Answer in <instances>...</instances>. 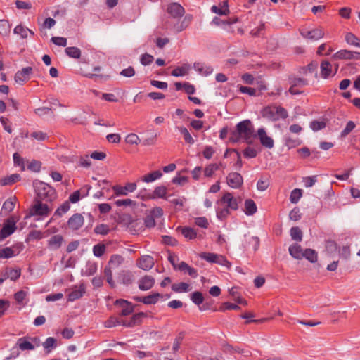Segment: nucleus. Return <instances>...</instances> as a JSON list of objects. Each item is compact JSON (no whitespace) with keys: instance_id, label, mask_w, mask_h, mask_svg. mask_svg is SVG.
<instances>
[{"instance_id":"nucleus-64","label":"nucleus","mask_w":360,"mask_h":360,"mask_svg":"<svg viewBox=\"0 0 360 360\" xmlns=\"http://www.w3.org/2000/svg\"><path fill=\"white\" fill-rule=\"evenodd\" d=\"M154 60L152 55L148 53H144L141 56L140 61L143 65H148L150 64Z\"/></svg>"},{"instance_id":"nucleus-34","label":"nucleus","mask_w":360,"mask_h":360,"mask_svg":"<svg viewBox=\"0 0 360 360\" xmlns=\"http://www.w3.org/2000/svg\"><path fill=\"white\" fill-rule=\"evenodd\" d=\"M178 229L186 239L192 240L197 237V232L191 227H179Z\"/></svg>"},{"instance_id":"nucleus-48","label":"nucleus","mask_w":360,"mask_h":360,"mask_svg":"<svg viewBox=\"0 0 360 360\" xmlns=\"http://www.w3.org/2000/svg\"><path fill=\"white\" fill-rule=\"evenodd\" d=\"M345 41L347 44L354 46L360 47V40L354 34L351 32L347 33L345 35Z\"/></svg>"},{"instance_id":"nucleus-23","label":"nucleus","mask_w":360,"mask_h":360,"mask_svg":"<svg viewBox=\"0 0 360 360\" xmlns=\"http://www.w3.org/2000/svg\"><path fill=\"white\" fill-rule=\"evenodd\" d=\"M15 202V197L7 199L2 205L1 213L4 215L8 214L11 212H12L14 210Z\"/></svg>"},{"instance_id":"nucleus-54","label":"nucleus","mask_w":360,"mask_h":360,"mask_svg":"<svg viewBox=\"0 0 360 360\" xmlns=\"http://www.w3.org/2000/svg\"><path fill=\"white\" fill-rule=\"evenodd\" d=\"M94 232L96 234L105 236L110 232L109 226L104 224H98L94 228Z\"/></svg>"},{"instance_id":"nucleus-53","label":"nucleus","mask_w":360,"mask_h":360,"mask_svg":"<svg viewBox=\"0 0 360 360\" xmlns=\"http://www.w3.org/2000/svg\"><path fill=\"white\" fill-rule=\"evenodd\" d=\"M125 142L130 145H138L141 143V139L136 134H128L125 138Z\"/></svg>"},{"instance_id":"nucleus-24","label":"nucleus","mask_w":360,"mask_h":360,"mask_svg":"<svg viewBox=\"0 0 360 360\" xmlns=\"http://www.w3.org/2000/svg\"><path fill=\"white\" fill-rule=\"evenodd\" d=\"M243 211L248 216H252L257 211V207L255 201L252 199H246L244 202Z\"/></svg>"},{"instance_id":"nucleus-29","label":"nucleus","mask_w":360,"mask_h":360,"mask_svg":"<svg viewBox=\"0 0 360 360\" xmlns=\"http://www.w3.org/2000/svg\"><path fill=\"white\" fill-rule=\"evenodd\" d=\"M162 176V173L160 171L157 170L141 176L140 180L146 183H150L161 178Z\"/></svg>"},{"instance_id":"nucleus-12","label":"nucleus","mask_w":360,"mask_h":360,"mask_svg":"<svg viewBox=\"0 0 360 360\" xmlns=\"http://www.w3.org/2000/svg\"><path fill=\"white\" fill-rule=\"evenodd\" d=\"M136 264L139 268L144 271H149L153 267L155 262L152 256L143 255L137 260Z\"/></svg>"},{"instance_id":"nucleus-57","label":"nucleus","mask_w":360,"mask_h":360,"mask_svg":"<svg viewBox=\"0 0 360 360\" xmlns=\"http://www.w3.org/2000/svg\"><path fill=\"white\" fill-rule=\"evenodd\" d=\"M28 30V28L23 27L22 25H18L14 28L13 32L15 34L20 35L22 38L25 39L27 37Z\"/></svg>"},{"instance_id":"nucleus-37","label":"nucleus","mask_w":360,"mask_h":360,"mask_svg":"<svg viewBox=\"0 0 360 360\" xmlns=\"http://www.w3.org/2000/svg\"><path fill=\"white\" fill-rule=\"evenodd\" d=\"M172 290L176 292H184L191 290L190 285L187 283L181 282L172 285Z\"/></svg>"},{"instance_id":"nucleus-31","label":"nucleus","mask_w":360,"mask_h":360,"mask_svg":"<svg viewBox=\"0 0 360 360\" xmlns=\"http://www.w3.org/2000/svg\"><path fill=\"white\" fill-rule=\"evenodd\" d=\"M185 338V333L184 332H180L178 333V335L175 337L173 343H172V352L173 354H176L179 352L181 345L184 341V339Z\"/></svg>"},{"instance_id":"nucleus-19","label":"nucleus","mask_w":360,"mask_h":360,"mask_svg":"<svg viewBox=\"0 0 360 360\" xmlns=\"http://www.w3.org/2000/svg\"><path fill=\"white\" fill-rule=\"evenodd\" d=\"M84 292L85 286L82 283L79 286H75L74 288H72V291L68 295V300L70 302H73L82 297Z\"/></svg>"},{"instance_id":"nucleus-62","label":"nucleus","mask_w":360,"mask_h":360,"mask_svg":"<svg viewBox=\"0 0 360 360\" xmlns=\"http://www.w3.org/2000/svg\"><path fill=\"white\" fill-rule=\"evenodd\" d=\"M326 127V123L323 121L314 120L310 123V127L313 131L321 130Z\"/></svg>"},{"instance_id":"nucleus-36","label":"nucleus","mask_w":360,"mask_h":360,"mask_svg":"<svg viewBox=\"0 0 360 360\" xmlns=\"http://www.w3.org/2000/svg\"><path fill=\"white\" fill-rule=\"evenodd\" d=\"M193 20L192 15L188 14L185 15L181 22L176 26V30L178 32L184 30L189 26Z\"/></svg>"},{"instance_id":"nucleus-58","label":"nucleus","mask_w":360,"mask_h":360,"mask_svg":"<svg viewBox=\"0 0 360 360\" xmlns=\"http://www.w3.org/2000/svg\"><path fill=\"white\" fill-rule=\"evenodd\" d=\"M105 252V245L104 244H97L93 248V253L96 257H101Z\"/></svg>"},{"instance_id":"nucleus-17","label":"nucleus","mask_w":360,"mask_h":360,"mask_svg":"<svg viewBox=\"0 0 360 360\" xmlns=\"http://www.w3.org/2000/svg\"><path fill=\"white\" fill-rule=\"evenodd\" d=\"M155 284V278L149 275L142 277L139 281V288L141 290H148L151 289Z\"/></svg>"},{"instance_id":"nucleus-1","label":"nucleus","mask_w":360,"mask_h":360,"mask_svg":"<svg viewBox=\"0 0 360 360\" xmlns=\"http://www.w3.org/2000/svg\"><path fill=\"white\" fill-rule=\"evenodd\" d=\"M255 137L253 124L250 120H245L238 122L236 129L231 131L229 141L232 143L243 141L251 143Z\"/></svg>"},{"instance_id":"nucleus-26","label":"nucleus","mask_w":360,"mask_h":360,"mask_svg":"<svg viewBox=\"0 0 360 360\" xmlns=\"http://www.w3.org/2000/svg\"><path fill=\"white\" fill-rule=\"evenodd\" d=\"M211 11L218 15H227L229 14L230 11L229 8V4L227 1H224L222 2L221 5V8H219L217 6L214 5L211 7Z\"/></svg>"},{"instance_id":"nucleus-41","label":"nucleus","mask_w":360,"mask_h":360,"mask_svg":"<svg viewBox=\"0 0 360 360\" xmlns=\"http://www.w3.org/2000/svg\"><path fill=\"white\" fill-rule=\"evenodd\" d=\"M290 236L293 240L301 242L302 240L303 233L298 226L292 227L290 229Z\"/></svg>"},{"instance_id":"nucleus-9","label":"nucleus","mask_w":360,"mask_h":360,"mask_svg":"<svg viewBox=\"0 0 360 360\" xmlns=\"http://www.w3.org/2000/svg\"><path fill=\"white\" fill-rule=\"evenodd\" d=\"M32 73V68H23L21 70H19L15 73L14 76V80L17 84L20 85H23L30 79Z\"/></svg>"},{"instance_id":"nucleus-7","label":"nucleus","mask_w":360,"mask_h":360,"mask_svg":"<svg viewBox=\"0 0 360 360\" xmlns=\"http://www.w3.org/2000/svg\"><path fill=\"white\" fill-rule=\"evenodd\" d=\"M332 58L334 60H360V52L342 49L333 54Z\"/></svg>"},{"instance_id":"nucleus-13","label":"nucleus","mask_w":360,"mask_h":360,"mask_svg":"<svg viewBox=\"0 0 360 360\" xmlns=\"http://www.w3.org/2000/svg\"><path fill=\"white\" fill-rule=\"evenodd\" d=\"M288 117L287 110L281 105H271V120H285Z\"/></svg>"},{"instance_id":"nucleus-45","label":"nucleus","mask_w":360,"mask_h":360,"mask_svg":"<svg viewBox=\"0 0 360 360\" xmlns=\"http://www.w3.org/2000/svg\"><path fill=\"white\" fill-rule=\"evenodd\" d=\"M219 169V165L216 163H212L207 165L204 169V176L206 177H212L214 173Z\"/></svg>"},{"instance_id":"nucleus-27","label":"nucleus","mask_w":360,"mask_h":360,"mask_svg":"<svg viewBox=\"0 0 360 360\" xmlns=\"http://www.w3.org/2000/svg\"><path fill=\"white\" fill-rule=\"evenodd\" d=\"M178 270L186 272L189 276L193 278H196L198 276V271L195 269L190 266L185 262H181L178 264Z\"/></svg>"},{"instance_id":"nucleus-35","label":"nucleus","mask_w":360,"mask_h":360,"mask_svg":"<svg viewBox=\"0 0 360 360\" xmlns=\"http://www.w3.org/2000/svg\"><path fill=\"white\" fill-rule=\"evenodd\" d=\"M303 258H305L311 263H315L318 260L317 252L311 248H307L304 250Z\"/></svg>"},{"instance_id":"nucleus-16","label":"nucleus","mask_w":360,"mask_h":360,"mask_svg":"<svg viewBox=\"0 0 360 360\" xmlns=\"http://www.w3.org/2000/svg\"><path fill=\"white\" fill-rule=\"evenodd\" d=\"M115 304L119 305L122 308L120 313L122 316H128L134 311V306L132 304L125 300H117Z\"/></svg>"},{"instance_id":"nucleus-8","label":"nucleus","mask_w":360,"mask_h":360,"mask_svg":"<svg viewBox=\"0 0 360 360\" xmlns=\"http://www.w3.org/2000/svg\"><path fill=\"white\" fill-rule=\"evenodd\" d=\"M137 185L134 182L127 183L125 186L115 185L112 186V191L116 196L127 195L129 193H132L136 189Z\"/></svg>"},{"instance_id":"nucleus-18","label":"nucleus","mask_w":360,"mask_h":360,"mask_svg":"<svg viewBox=\"0 0 360 360\" xmlns=\"http://www.w3.org/2000/svg\"><path fill=\"white\" fill-rule=\"evenodd\" d=\"M64 242L63 236L58 234L53 236L47 242L48 248L52 250L59 249Z\"/></svg>"},{"instance_id":"nucleus-25","label":"nucleus","mask_w":360,"mask_h":360,"mask_svg":"<svg viewBox=\"0 0 360 360\" xmlns=\"http://www.w3.org/2000/svg\"><path fill=\"white\" fill-rule=\"evenodd\" d=\"M16 345L22 351L33 350L34 349V345L29 340V338L26 337L19 338Z\"/></svg>"},{"instance_id":"nucleus-5","label":"nucleus","mask_w":360,"mask_h":360,"mask_svg":"<svg viewBox=\"0 0 360 360\" xmlns=\"http://www.w3.org/2000/svg\"><path fill=\"white\" fill-rule=\"evenodd\" d=\"M41 200L40 199H35L34 204L30 208L27 217L31 216L46 217L49 214L51 209L46 204L41 202Z\"/></svg>"},{"instance_id":"nucleus-51","label":"nucleus","mask_w":360,"mask_h":360,"mask_svg":"<svg viewBox=\"0 0 360 360\" xmlns=\"http://www.w3.org/2000/svg\"><path fill=\"white\" fill-rule=\"evenodd\" d=\"M70 208V205L68 201L64 202L58 209L55 211L54 215L58 217L63 216L66 213Z\"/></svg>"},{"instance_id":"nucleus-28","label":"nucleus","mask_w":360,"mask_h":360,"mask_svg":"<svg viewBox=\"0 0 360 360\" xmlns=\"http://www.w3.org/2000/svg\"><path fill=\"white\" fill-rule=\"evenodd\" d=\"M321 75L323 78L326 79L331 75L332 65L328 60H323L320 65Z\"/></svg>"},{"instance_id":"nucleus-61","label":"nucleus","mask_w":360,"mask_h":360,"mask_svg":"<svg viewBox=\"0 0 360 360\" xmlns=\"http://www.w3.org/2000/svg\"><path fill=\"white\" fill-rule=\"evenodd\" d=\"M195 224L198 226H199L200 228H203V229H207L209 226L208 220L205 217H196L195 219Z\"/></svg>"},{"instance_id":"nucleus-52","label":"nucleus","mask_w":360,"mask_h":360,"mask_svg":"<svg viewBox=\"0 0 360 360\" xmlns=\"http://www.w3.org/2000/svg\"><path fill=\"white\" fill-rule=\"evenodd\" d=\"M302 195V191L299 188L292 190L290 193V200L292 203H297Z\"/></svg>"},{"instance_id":"nucleus-47","label":"nucleus","mask_w":360,"mask_h":360,"mask_svg":"<svg viewBox=\"0 0 360 360\" xmlns=\"http://www.w3.org/2000/svg\"><path fill=\"white\" fill-rule=\"evenodd\" d=\"M66 54L72 58H79L81 56V50L75 46H70L65 49Z\"/></svg>"},{"instance_id":"nucleus-6","label":"nucleus","mask_w":360,"mask_h":360,"mask_svg":"<svg viewBox=\"0 0 360 360\" xmlns=\"http://www.w3.org/2000/svg\"><path fill=\"white\" fill-rule=\"evenodd\" d=\"M19 217L11 216L4 223L3 227L0 231V239H4L11 236L16 229V222Z\"/></svg>"},{"instance_id":"nucleus-50","label":"nucleus","mask_w":360,"mask_h":360,"mask_svg":"<svg viewBox=\"0 0 360 360\" xmlns=\"http://www.w3.org/2000/svg\"><path fill=\"white\" fill-rule=\"evenodd\" d=\"M8 277L13 281H17L21 275V270L20 268L13 269L8 267Z\"/></svg>"},{"instance_id":"nucleus-39","label":"nucleus","mask_w":360,"mask_h":360,"mask_svg":"<svg viewBox=\"0 0 360 360\" xmlns=\"http://www.w3.org/2000/svg\"><path fill=\"white\" fill-rule=\"evenodd\" d=\"M257 136L259 137L261 143L263 146L270 147V137L266 135V133L264 129L261 128L258 129Z\"/></svg>"},{"instance_id":"nucleus-56","label":"nucleus","mask_w":360,"mask_h":360,"mask_svg":"<svg viewBox=\"0 0 360 360\" xmlns=\"http://www.w3.org/2000/svg\"><path fill=\"white\" fill-rule=\"evenodd\" d=\"M191 300L193 303L200 305L204 301V297L200 292L196 291L191 295Z\"/></svg>"},{"instance_id":"nucleus-20","label":"nucleus","mask_w":360,"mask_h":360,"mask_svg":"<svg viewBox=\"0 0 360 360\" xmlns=\"http://www.w3.org/2000/svg\"><path fill=\"white\" fill-rule=\"evenodd\" d=\"M162 297V295L158 292H155L151 295L144 296V297H134V300L140 302H143L146 304H155L158 302L159 298Z\"/></svg>"},{"instance_id":"nucleus-22","label":"nucleus","mask_w":360,"mask_h":360,"mask_svg":"<svg viewBox=\"0 0 360 360\" xmlns=\"http://www.w3.org/2000/svg\"><path fill=\"white\" fill-rule=\"evenodd\" d=\"M289 253L295 259H302L303 258L304 250L301 245L294 243L289 247Z\"/></svg>"},{"instance_id":"nucleus-42","label":"nucleus","mask_w":360,"mask_h":360,"mask_svg":"<svg viewBox=\"0 0 360 360\" xmlns=\"http://www.w3.org/2000/svg\"><path fill=\"white\" fill-rule=\"evenodd\" d=\"M167 188L165 186H157L153 191V194L151 198L154 199L156 198H165Z\"/></svg>"},{"instance_id":"nucleus-2","label":"nucleus","mask_w":360,"mask_h":360,"mask_svg":"<svg viewBox=\"0 0 360 360\" xmlns=\"http://www.w3.org/2000/svg\"><path fill=\"white\" fill-rule=\"evenodd\" d=\"M33 186L38 199L52 201L56 197V190L48 184L40 181H34L33 182Z\"/></svg>"},{"instance_id":"nucleus-33","label":"nucleus","mask_w":360,"mask_h":360,"mask_svg":"<svg viewBox=\"0 0 360 360\" xmlns=\"http://www.w3.org/2000/svg\"><path fill=\"white\" fill-rule=\"evenodd\" d=\"M194 68L199 73L205 76H207L213 72V68L212 67L205 65L200 63H195L194 64Z\"/></svg>"},{"instance_id":"nucleus-21","label":"nucleus","mask_w":360,"mask_h":360,"mask_svg":"<svg viewBox=\"0 0 360 360\" xmlns=\"http://www.w3.org/2000/svg\"><path fill=\"white\" fill-rule=\"evenodd\" d=\"M221 201L227 205L228 209L230 208L233 210L238 209V200L231 193H226L223 195Z\"/></svg>"},{"instance_id":"nucleus-4","label":"nucleus","mask_w":360,"mask_h":360,"mask_svg":"<svg viewBox=\"0 0 360 360\" xmlns=\"http://www.w3.org/2000/svg\"><path fill=\"white\" fill-rule=\"evenodd\" d=\"M199 256L201 259L210 263L218 264L226 266L228 269L231 267V263L224 255L212 252H202Z\"/></svg>"},{"instance_id":"nucleus-38","label":"nucleus","mask_w":360,"mask_h":360,"mask_svg":"<svg viewBox=\"0 0 360 360\" xmlns=\"http://www.w3.org/2000/svg\"><path fill=\"white\" fill-rule=\"evenodd\" d=\"M289 83L292 87H297V86H304L308 84V81L306 79L300 78V77H295L293 76H291L289 77Z\"/></svg>"},{"instance_id":"nucleus-11","label":"nucleus","mask_w":360,"mask_h":360,"mask_svg":"<svg viewBox=\"0 0 360 360\" xmlns=\"http://www.w3.org/2000/svg\"><path fill=\"white\" fill-rule=\"evenodd\" d=\"M167 12L173 18L182 17L185 13V9L179 3H171L168 5Z\"/></svg>"},{"instance_id":"nucleus-15","label":"nucleus","mask_w":360,"mask_h":360,"mask_svg":"<svg viewBox=\"0 0 360 360\" xmlns=\"http://www.w3.org/2000/svg\"><path fill=\"white\" fill-rule=\"evenodd\" d=\"M301 35L307 39L319 40L324 37V32L321 28H316L312 30H302L300 31Z\"/></svg>"},{"instance_id":"nucleus-46","label":"nucleus","mask_w":360,"mask_h":360,"mask_svg":"<svg viewBox=\"0 0 360 360\" xmlns=\"http://www.w3.org/2000/svg\"><path fill=\"white\" fill-rule=\"evenodd\" d=\"M11 25L8 20H0V34L8 36L11 32Z\"/></svg>"},{"instance_id":"nucleus-30","label":"nucleus","mask_w":360,"mask_h":360,"mask_svg":"<svg viewBox=\"0 0 360 360\" xmlns=\"http://www.w3.org/2000/svg\"><path fill=\"white\" fill-rule=\"evenodd\" d=\"M124 259L122 256L113 255L111 256L108 266L113 269H116L124 262Z\"/></svg>"},{"instance_id":"nucleus-3","label":"nucleus","mask_w":360,"mask_h":360,"mask_svg":"<svg viewBox=\"0 0 360 360\" xmlns=\"http://www.w3.org/2000/svg\"><path fill=\"white\" fill-rule=\"evenodd\" d=\"M143 316V313L134 314L129 321H120L117 317L111 316L104 323L105 328H112L119 325H122L126 327H133L140 322L141 318Z\"/></svg>"},{"instance_id":"nucleus-60","label":"nucleus","mask_w":360,"mask_h":360,"mask_svg":"<svg viewBox=\"0 0 360 360\" xmlns=\"http://www.w3.org/2000/svg\"><path fill=\"white\" fill-rule=\"evenodd\" d=\"M302 217V214L300 212V210L299 207H295L293 208L290 214H289V218L292 220V221H297L298 220H300Z\"/></svg>"},{"instance_id":"nucleus-59","label":"nucleus","mask_w":360,"mask_h":360,"mask_svg":"<svg viewBox=\"0 0 360 360\" xmlns=\"http://www.w3.org/2000/svg\"><path fill=\"white\" fill-rule=\"evenodd\" d=\"M56 340L54 338H52V337L48 338L45 340V342L43 343V347L46 349H48L47 350L48 353H49L51 352L49 348L56 347Z\"/></svg>"},{"instance_id":"nucleus-44","label":"nucleus","mask_w":360,"mask_h":360,"mask_svg":"<svg viewBox=\"0 0 360 360\" xmlns=\"http://www.w3.org/2000/svg\"><path fill=\"white\" fill-rule=\"evenodd\" d=\"M270 185L269 179L268 176H261L257 183V188L259 191H264L268 188Z\"/></svg>"},{"instance_id":"nucleus-14","label":"nucleus","mask_w":360,"mask_h":360,"mask_svg":"<svg viewBox=\"0 0 360 360\" xmlns=\"http://www.w3.org/2000/svg\"><path fill=\"white\" fill-rule=\"evenodd\" d=\"M84 222V219L81 214L76 213L73 214L68 221L69 229L76 231L80 229Z\"/></svg>"},{"instance_id":"nucleus-40","label":"nucleus","mask_w":360,"mask_h":360,"mask_svg":"<svg viewBox=\"0 0 360 360\" xmlns=\"http://www.w3.org/2000/svg\"><path fill=\"white\" fill-rule=\"evenodd\" d=\"M176 129L181 132V134L183 135L184 141L192 145L195 143V140L191 136V134L188 131V129L184 127H177Z\"/></svg>"},{"instance_id":"nucleus-32","label":"nucleus","mask_w":360,"mask_h":360,"mask_svg":"<svg viewBox=\"0 0 360 360\" xmlns=\"http://www.w3.org/2000/svg\"><path fill=\"white\" fill-rule=\"evenodd\" d=\"M20 180V175L18 174H13L10 176H5L0 180L1 186L12 185Z\"/></svg>"},{"instance_id":"nucleus-10","label":"nucleus","mask_w":360,"mask_h":360,"mask_svg":"<svg viewBox=\"0 0 360 360\" xmlns=\"http://www.w3.org/2000/svg\"><path fill=\"white\" fill-rule=\"evenodd\" d=\"M226 182L232 188H239L243 184V178L238 172H231L226 176Z\"/></svg>"},{"instance_id":"nucleus-55","label":"nucleus","mask_w":360,"mask_h":360,"mask_svg":"<svg viewBox=\"0 0 360 360\" xmlns=\"http://www.w3.org/2000/svg\"><path fill=\"white\" fill-rule=\"evenodd\" d=\"M14 255V251L11 248L6 247L0 250V259H8Z\"/></svg>"},{"instance_id":"nucleus-43","label":"nucleus","mask_w":360,"mask_h":360,"mask_svg":"<svg viewBox=\"0 0 360 360\" xmlns=\"http://www.w3.org/2000/svg\"><path fill=\"white\" fill-rule=\"evenodd\" d=\"M119 278L123 284L129 285L132 282L133 276L130 271H122L120 274Z\"/></svg>"},{"instance_id":"nucleus-49","label":"nucleus","mask_w":360,"mask_h":360,"mask_svg":"<svg viewBox=\"0 0 360 360\" xmlns=\"http://www.w3.org/2000/svg\"><path fill=\"white\" fill-rule=\"evenodd\" d=\"M112 269H113L110 268L107 265L104 269L103 274L105 277L106 278L107 282L112 288H114L115 286V283L112 278Z\"/></svg>"},{"instance_id":"nucleus-63","label":"nucleus","mask_w":360,"mask_h":360,"mask_svg":"<svg viewBox=\"0 0 360 360\" xmlns=\"http://www.w3.org/2000/svg\"><path fill=\"white\" fill-rule=\"evenodd\" d=\"M51 40L56 46L65 47L67 45V39L65 37H53Z\"/></svg>"}]
</instances>
